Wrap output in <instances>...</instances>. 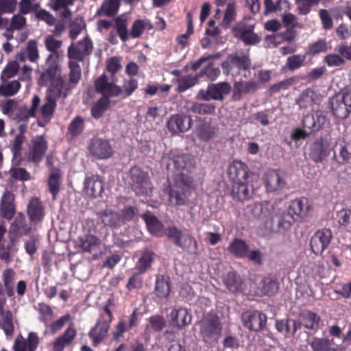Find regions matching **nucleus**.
<instances>
[{
    "mask_svg": "<svg viewBox=\"0 0 351 351\" xmlns=\"http://www.w3.org/2000/svg\"><path fill=\"white\" fill-rule=\"evenodd\" d=\"M42 84L49 86L47 95L56 101V99H65L74 88L62 76L60 66L53 62L40 76Z\"/></svg>",
    "mask_w": 351,
    "mask_h": 351,
    "instance_id": "nucleus-1",
    "label": "nucleus"
},
{
    "mask_svg": "<svg viewBox=\"0 0 351 351\" xmlns=\"http://www.w3.org/2000/svg\"><path fill=\"white\" fill-rule=\"evenodd\" d=\"M192 183V178L190 176L184 177V173L175 178L173 183L169 182L163 191L169 195V204L174 206L185 205L188 202Z\"/></svg>",
    "mask_w": 351,
    "mask_h": 351,
    "instance_id": "nucleus-2",
    "label": "nucleus"
},
{
    "mask_svg": "<svg viewBox=\"0 0 351 351\" xmlns=\"http://www.w3.org/2000/svg\"><path fill=\"white\" fill-rule=\"evenodd\" d=\"M222 326L217 315L208 314L199 322V333L206 343L216 342L221 336Z\"/></svg>",
    "mask_w": 351,
    "mask_h": 351,
    "instance_id": "nucleus-3",
    "label": "nucleus"
},
{
    "mask_svg": "<svg viewBox=\"0 0 351 351\" xmlns=\"http://www.w3.org/2000/svg\"><path fill=\"white\" fill-rule=\"evenodd\" d=\"M113 316L108 305L104 308L96 325L89 332V337L93 339L94 346L101 343L106 337Z\"/></svg>",
    "mask_w": 351,
    "mask_h": 351,
    "instance_id": "nucleus-4",
    "label": "nucleus"
},
{
    "mask_svg": "<svg viewBox=\"0 0 351 351\" xmlns=\"http://www.w3.org/2000/svg\"><path fill=\"white\" fill-rule=\"evenodd\" d=\"M250 66V60L248 53L245 51H236L228 56L226 62L221 64L222 68L227 74L234 75L240 70H246Z\"/></svg>",
    "mask_w": 351,
    "mask_h": 351,
    "instance_id": "nucleus-5",
    "label": "nucleus"
},
{
    "mask_svg": "<svg viewBox=\"0 0 351 351\" xmlns=\"http://www.w3.org/2000/svg\"><path fill=\"white\" fill-rule=\"evenodd\" d=\"M231 90V86L227 82H220L208 85L207 90H200L197 98L205 101L210 99L222 100Z\"/></svg>",
    "mask_w": 351,
    "mask_h": 351,
    "instance_id": "nucleus-6",
    "label": "nucleus"
},
{
    "mask_svg": "<svg viewBox=\"0 0 351 351\" xmlns=\"http://www.w3.org/2000/svg\"><path fill=\"white\" fill-rule=\"evenodd\" d=\"M130 176L136 193L145 195L151 193L153 187L147 173L134 167L130 170Z\"/></svg>",
    "mask_w": 351,
    "mask_h": 351,
    "instance_id": "nucleus-7",
    "label": "nucleus"
},
{
    "mask_svg": "<svg viewBox=\"0 0 351 351\" xmlns=\"http://www.w3.org/2000/svg\"><path fill=\"white\" fill-rule=\"evenodd\" d=\"M7 299L3 291L0 289V328L7 336L14 332L13 315L6 306Z\"/></svg>",
    "mask_w": 351,
    "mask_h": 351,
    "instance_id": "nucleus-8",
    "label": "nucleus"
},
{
    "mask_svg": "<svg viewBox=\"0 0 351 351\" xmlns=\"http://www.w3.org/2000/svg\"><path fill=\"white\" fill-rule=\"evenodd\" d=\"M88 150L93 157L99 160L110 158L113 154V149L110 142L101 138L92 139Z\"/></svg>",
    "mask_w": 351,
    "mask_h": 351,
    "instance_id": "nucleus-9",
    "label": "nucleus"
},
{
    "mask_svg": "<svg viewBox=\"0 0 351 351\" xmlns=\"http://www.w3.org/2000/svg\"><path fill=\"white\" fill-rule=\"evenodd\" d=\"M332 239V232L330 229L324 228L317 230L310 241L312 251L315 254H321L328 247Z\"/></svg>",
    "mask_w": 351,
    "mask_h": 351,
    "instance_id": "nucleus-10",
    "label": "nucleus"
},
{
    "mask_svg": "<svg viewBox=\"0 0 351 351\" xmlns=\"http://www.w3.org/2000/svg\"><path fill=\"white\" fill-rule=\"evenodd\" d=\"M93 49L91 40L84 38L77 44L72 43L68 48V56L69 59L75 61H83L85 56H88Z\"/></svg>",
    "mask_w": 351,
    "mask_h": 351,
    "instance_id": "nucleus-11",
    "label": "nucleus"
},
{
    "mask_svg": "<svg viewBox=\"0 0 351 351\" xmlns=\"http://www.w3.org/2000/svg\"><path fill=\"white\" fill-rule=\"evenodd\" d=\"M228 175L233 184L245 182L253 178L250 175L247 166L239 160H234L228 167Z\"/></svg>",
    "mask_w": 351,
    "mask_h": 351,
    "instance_id": "nucleus-12",
    "label": "nucleus"
},
{
    "mask_svg": "<svg viewBox=\"0 0 351 351\" xmlns=\"http://www.w3.org/2000/svg\"><path fill=\"white\" fill-rule=\"evenodd\" d=\"M274 210V206L269 202L253 203L245 208V215L253 219H264L269 217Z\"/></svg>",
    "mask_w": 351,
    "mask_h": 351,
    "instance_id": "nucleus-13",
    "label": "nucleus"
},
{
    "mask_svg": "<svg viewBox=\"0 0 351 351\" xmlns=\"http://www.w3.org/2000/svg\"><path fill=\"white\" fill-rule=\"evenodd\" d=\"M47 147V141L43 136H38L32 139L28 155L29 160L38 164L43 160Z\"/></svg>",
    "mask_w": 351,
    "mask_h": 351,
    "instance_id": "nucleus-14",
    "label": "nucleus"
},
{
    "mask_svg": "<svg viewBox=\"0 0 351 351\" xmlns=\"http://www.w3.org/2000/svg\"><path fill=\"white\" fill-rule=\"evenodd\" d=\"M219 58L220 54L219 53L206 56H202L192 64V69L196 71L203 64L206 63V66L204 69L203 73L210 80H215L219 75L220 70L219 68L213 66L212 60L214 59H219Z\"/></svg>",
    "mask_w": 351,
    "mask_h": 351,
    "instance_id": "nucleus-15",
    "label": "nucleus"
},
{
    "mask_svg": "<svg viewBox=\"0 0 351 351\" xmlns=\"http://www.w3.org/2000/svg\"><path fill=\"white\" fill-rule=\"evenodd\" d=\"M165 234L172 239L174 243L184 250H189L192 244L197 245V242L191 235H184L180 230L172 226L165 230Z\"/></svg>",
    "mask_w": 351,
    "mask_h": 351,
    "instance_id": "nucleus-16",
    "label": "nucleus"
},
{
    "mask_svg": "<svg viewBox=\"0 0 351 351\" xmlns=\"http://www.w3.org/2000/svg\"><path fill=\"white\" fill-rule=\"evenodd\" d=\"M77 330L75 324L71 322L64 332L58 336L53 343V351H63L65 347L69 346L76 338Z\"/></svg>",
    "mask_w": 351,
    "mask_h": 351,
    "instance_id": "nucleus-17",
    "label": "nucleus"
},
{
    "mask_svg": "<svg viewBox=\"0 0 351 351\" xmlns=\"http://www.w3.org/2000/svg\"><path fill=\"white\" fill-rule=\"evenodd\" d=\"M265 184L268 191L274 192L285 189L287 182L282 172L280 171H271L265 175Z\"/></svg>",
    "mask_w": 351,
    "mask_h": 351,
    "instance_id": "nucleus-18",
    "label": "nucleus"
},
{
    "mask_svg": "<svg viewBox=\"0 0 351 351\" xmlns=\"http://www.w3.org/2000/svg\"><path fill=\"white\" fill-rule=\"evenodd\" d=\"M253 178L245 180V182L233 184L232 195L233 198L239 201H244L250 199L254 191Z\"/></svg>",
    "mask_w": 351,
    "mask_h": 351,
    "instance_id": "nucleus-19",
    "label": "nucleus"
},
{
    "mask_svg": "<svg viewBox=\"0 0 351 351\" xmlns=\"http://www.w3.org/2000/svg\"><path fill=\"white\" fill-rule=\"evenodd\" d=\"M300 323L297 324L295 321H292L293 329V333L294 334L300 326L302 325L307 329L317 331L319 327V322L321 321L320 317L315 313L306 311L302 313L299 317Z\"/></svg>",
    "mask_w": 351,
    "mask_h": 351,
    "instance_id": "nucleus-20",
    "label": "nucleus"
},
{
    "mask_svg": "<svg viewBox=\"0 0 351 351\" xmlns=\"http://www.w3.org/2000/svg\"><path fill=\"white\" fill-rule=\"evenodd\" d=\"M254 26L239 23L233 28L234 35L247 44H256L260 41L259 37L253 32Z\"/></svg>",
    "mask_w": 351,
    "mask_h": 351,
    "instance_id": "nucleus-21",
    "label": "nucleus"
},
{
    "mask_svg": "<svg viewBox=\"0 0 351 351\" xmlns=\"http://www.w3.org/2000/svg\"><path fill=\"white\" fill-rule=\"evenodd\" d=\"M39 343V337L36 332H31L27 339L17 337L13 346L14 351H35Z\"/></svg>",
    "mask_w": 351,
    "mask_h": 351,
    "instance_id": "nucleus-22",
    "label": "nucleus"
},
{
    "mask_svg": "<svg viewBox=\"0 0 351 351\" xmlns=\"http://www.w3.org/2000/svg\"><path fill=\"white\" fill-rule=\"evenodd\" d=\"M191 123V117L173 114L167 122V128L173 133L184 132L190 129Z\"/></svg>",
    "mask_w": 351,
    "mask_h": 351,
    "instance_id": "nucleus-23",
    "label": "nucleus"
},
{
    "mask_svg": "<svg viewBox=\"0 0 351 351\" xmlns=\"http://www.w3.org/2000/svg\"><path fill=\"white\" fill-rule=\"evenodd\" d=\"M62 45V40L56 39L51 35H49L45 38V46L47 50L51 52L46 60L48 67L53 62H56L55 60L62 55V51L60 50Z\"/></svg>",
    "mask_w": 351,
    "mask_h": 351,
    "instance_id": "nucleus-24",
    "label": "nucleus"
},
{
    "mask_svg": "<svg viewBox=\"0 0 351 351\" xmlns=\"http://www.w3.org/2000/svg\"><path fill=\"white\" fill-rule=\"evenodd\" d=\"M97 92L101 93L104 97L117 96L121 94V88L108 82L105 75L99 76L95 82Z\"/></svg>",
    "mask_w": 351,
    "mask_h": 351,
    "instance_id": "nucleus-25",
    "label": "nucleus"
},
{
    "mask_svg": "<svg viewBox=\"0 0 351 351\" xmlns=\"http://www.w3.org/2000/svg\"><path fill=\"white\" fill-rule=\"evenodd\" d=\"M16 58L20 62H25L26 60L33 63L36 62L40 58L37 41L29 40L25 47L16 55Z\"/></svg>",
    "mask_w": 351,
    "mask_h": 351,
    "instance_id": "nucleus-26",
    "label": "nucleus"
},
{
    "mask_svg": "<svg viewBox=\"0 0 351 351\" xmlns=\"http://www.w3.org/2000/svg\"><path fill=\"white\" fill-rule=\"evenodd\" d=\"M172 160L175 168L178 171L176 178L181 176L182 173L184 177L189 176L188 173L193 167V161L190 155L179 154L175 156Z\"/></svg>",
    "mask_w": 351,
    "mask_h": 351,
    "instance_id": "nucleus-27",
    "label": "nucleus"
},
{
    "mask_svg": "<svg viewBox=\"0 0 351 351\" xmlns=\"http://www.w3.org/2000/svg\"><path fill=\"white\" fill-rule=\"evenodd\" d=\"M40 102V99L38 96L34 95L32 99L30 108L27 106L17 108L14 118L18 121H26L29 117H36Z\"/></svg>",
    "mask_w": 351,
    "mask_h": 351,
    "instance_id": "nucleus-28",
    "label": "nucleus"
},
{
    "mask_svg": "<svg viewBox=\"0 0 351 351\" xmlns=\"http://www.w3.org/2000/svg\"><path fill=\"white\" fill-rule=\"evenodd\" d=\"M138 323V312L137 309H134L130 316L129 318H126L125 317H122L119 321L117 325L116 326V330L114 332V337L115 339H118L123 336V334L132 327L136 326Z\"/></svg>",
    "mask_w": 351,
    "mask_h": 351,
    "instance_id": "nucleus-29",
    "label": "nucleus"
},
{
    "mask_svg": "<svg viewBox=\"0 0 351 351\" xmlns=\"http://www.w3.org/2000/svg\"><path fill=\"white\" fill-rule=\"evenodd\" d=\"M258 89V84L253 81H241L234 83L232 98L240 100L245 95L254 93Z\"/></svg>",
    "mask_w": 351,
    "mask_h": 351,
    "instance_id": "nucleus-30",
    "label": "nucleus"
},
{
    "mask_svg": "<svg viewBox=\"0 0 351 351\" xmlns=\"http://www.w3.org/2000/svg\"><path fill=\"white\" fill-rule=\"evenodd\" d=\"M14 195L11 192L6 191L1 198L0 206V215L2 217L10 220L15 214V206L14 204Z\"/></svg>",
    "mask_w": 351,
    "mask_h": 351,
    "instance_id": "nucleus-31",
    "label": "nucleus"
},
{
    "mask_svg": "<svg viewBox=\"0 0 351 351\" xmlns=\"http://www.w3.org/2000/svg\"><path fill=\"white\" fill-rule=\"evenodd\" d=\"M309 210L308 199L305 197H301L293 200L289 206L288 213L295 219L298 218H304L307 216Z\"/></svg>",
    "mask_w": 351,
    "mask_h": 351,
    "instance_id": "nucleus-32",
    "label": "nucleus"
},
{
    "mask_svg": "<svg viewBox=\"0 0 351 351\" xmlns=\"http://www.w3.org/2000/svg\"><path fill=\"white\" fill-rule=\"evenodd\" d=\"M103 189V182L98 176H93L85 180L84 190L88 195L97 197L101 195Z\"/></svg>",
    "mask_w": 351,
    "mask_h": 351,
    "instance_id": "nucleus-33",
    "label": "nucleus"
},
{
    "mask_svg": "<svg viewBox=\"0 0 351 351\" xmlns=\"http://www.w3.org/2000/svg\"><path fill=\"white\" fill-rule=\"evenodd\" d=\"M99 219L106 226L110 228H117L123 224L119 214L110 208H106L99 213Z\"/></svg>",
    "mask_w": 351,
    "mask_h": 351,
    "instance_id": "nucleus-34",
    "label": "nucleus"
},
{
    "mask_svg": "<svg viewBox=\"0 0 351 351\" xmlns=\"http://www.w3.org/2000/svg\"><path fill=\"white\" fill-rule=\"evenodd\" d=\"M266 320L267 317L264 314L256 311L244 319V325L251 330L259 331L265 326Z\"/></svg>",
    "mask_w": 351,
    "mask_h": 351,
    "instance_id": "nucleus-35",
    "label": "nucleus"
},
{
    "mask_svg": "<svg viewBox=\"0 0 351 351\" xmlns=\"http://www.w3.org/2000/svg\"><path fill=\"white\" fill-rule=\"evenodd\" d=\"M191 317L186 308L174 309L171 313V324L178 328H182L190 324Z\"/></svg>",
    "mask_w": 351,
    "mask_h": 351,
    "instance_id": "nucleus-36",
    "label": "nucleus"
},
{
    "mask_svg": "<svg viewBox=\"0 0 351 351\" xmlns=\"http://www.w3.org/2000/svg\"><path fill=\"white\" fill-rule=\"evenodd\" d=\"M27 215L33 223H37L43 220L44 211L38 199L33 198L30 200L27 206Z\"/></svg>",
    "mask_w": 351,
    "mask_h": 351,
    "instance_id": "nucleus-37",
    "label": "nucleus"
},
{
    "mask_svg": "<svg viewBox=\"0 0 351 351\" xmlns=\"http://www.w3.org/2000/svg\"><path fill=\"white\" fill-rule=\"evenodd\" d=\"M56 107V101L46 95L43 104L38 107L37 117L39 116L45 123H48L54 112Z\"/></svg>",
    "mask_w": 351,
    "mask_h": 351,
    "instance_id": "nucleus-38",
    "label": "nucleus"
},
{
    "mask_svg": "<svg viewBox=\"0 0 351 351\" xmlns=\"http://www.w3.org/2000/svg\"><path fill=\"white\" fill-rule=\"evenodd\" d=\"M249 245L242 239H234L228 247V251L237 258H246Z\"/></svg>",
    "mask_w": 351,
    "mask_h": 351,
    "instance_id": "nucleus-39",
    "label": "nucleus"
},
{
    "mask_svg": "<svg viewBox=\"0 0 351 351\" xmlns=\"http://www.w3.org/2000/svg\"><path fill=\"white\" fill-rule=\"evenodd\" d=\"M119 0H104L101 7L97 10L96 16H113L119 11Z\"/></svg>",
    "mask_w": 351,
    "mask_h": 351,
    "instance_id": "nucleus-40",
    "label": "nucleus"
},
{
    "mask_svg": "<svg viewBox=\"0 0 351 351\" xmlns=\"http://www.w3.org/2000/svg\"><path fill=\"white\" fill-rule=\"evenodd\" d=\"M318 100L319 97L316 93L310 88H307L296 99V103L302 108H312Z\"/></svg>",
    "mask_w": 351,
    "mask_h": 351,
    "instance_id": "nucleus-41",
    "label": "nucleus"
},
{
    "mask_svg": "<svg viewBox=\"0 0 351 351\" xmlns=\"http://www.w3.org/2000/svg\"><path fill=\"white\" fill-rule=\"evenodd\" d=\"M326 147L322 141L317 140L311 145L309 157L315 162H321L326 158Z\"/></svg>",
    "mask_w": 351,
    "mask_h": 351,
    "instance_id": "nucleus-42",
    "label": "nucleus"
},
{
    "mask_svg": "<svg viewBox=\"0 0 351 351\" xmlns=\"http://www.w3.org/2000/svg\"><path fill=\"white\" fill-rule=\"evenodd\" d=\"M152 27V25L148 19L135 20L131 27L130 36L133 38H139L145 30H150Z\"/></svg>",
    "mask_w": 351,
    "mask_h": 351,
    "instance_id": "nucleus-43",
    "label": "nucleus"
},
{
    "mask_svg": "<svg viewBox=\"0 0 351 351\" xmlns=\"http://www.w3.org/2000/svg\"><path fill=\"white\" fill-rule=\"evenodd\" d=\"M100 245V240L92 234L80 239V246L85 252H96L99 250Z\"/></svg>",
    "mask_w": 351,
    "mask_h": 351,
    "instance_id": "nucleus-44",
    "label": "nucleus"
},
{
    "mask_svg": "<svg viewBox=\"0 0 351 351\" xmlns=\"http://www.w3.org/2000/svg\"><path fill=\"white\" fill-rule=\"evenodd\" d=\"M16 273L12 268L5 269L2 273V280L8 297L14 295V284Z\"/></svg>",
    "mask_w": 351,
    "mask_h": 351,
    "instance_id": "nucleus-45",
    "label": "nucleus"
},
{
    "mask_svg": "<svg viewBox=\"0 0 351 351\" xmlns=\"http://www.w3.org/2000/svg\"><path fill=\"white\" fill-rule=\"evenodd\" d=\"M114 27L117 33L123 42L128 40L130 34L128 30V19L125 15H121L114 19Z\"/></svg>",
    "mask_w": 351,
    "mask_h": 351,
    "instance_id": "nucleus-46",
    "label": "nucleus"
},
{
    "mask_svg": "<svg viewBox=\"0 0 351 351\" xmlns=\"http://www.w3.org/2000/svg\"><path fill=\"white\" fill-rule=\"evenodd\" d=\"M155 291L156 295L162 298H167L170 293V284L169 277L160 276L157 277Z\"/></svg>",
    "mask_w": 351,
    "mask_h": 351,
    "instance_id": "nucleus-47",
    "label": "nucleus"
},
{
    "mask_svg": "<svg viewBox=\"0 0 351 351\" xmlns=\"http://www.w3.org/2000/svg\"><path fill=\"white\" fill-rule=\"evenodd\" d=\"M308 344L313 351H330L333 341L328 338L314 337L308 341Z\"/></svg>",
    "mask_w": 351,
    "mask_h": 351,
    "instance_id": "nucleus-48",
    "label": "nucleus"
},
{
    "mask_svg": "<svg viewBox=\"0 0 351 351\" xmlns=\"http://www.w3.org/2000/svg\"><path fill=\"white\" fill-rule=\"evenodd\" d=\"M278 290V285L276 281L270 278H265L261 282L260 295H272Z\"/></svg>",
    "mask_w": 351,
    "mask_h": 351,
    "instance_id": "nucleus-49",
    "label": "nucleus"
},
{
    "mask_svg": "<svg viewBox=\"0 0 351 351\" xmlns=\"http://www.w3.org/2000/svg\"><path fill=\"white\" fill-rule=\"evenodd\" d=\"M227 289L231 292H238L241 289L242 280L234 272H229L224 278Z\"/></svg>",
    "mask_w": 351,
    "mask_h": 351,
    "instance_id": "nucleus-50",
    "label": "nucleus"
},
{
    "mask_svg": "<svg viewBox=\"0 0 351 351\" xmlns=\"http://www.w3.org/2000/svg\"><path fill=\"white\" fill-rule=\"evenodd\" d=\"M143 219L147 224L149 231L156 235H160L162 230V223L150 213H146Z\"/></svg>",
    "mask_w": 351,
    "mask_h": 351,
    "instance_id": "nucleus-51",
    "label": "nucleus"
},
{
    "mask_svg": "<svg viewBox=\"0 0 351 351\" xmlns=\"http://www.w3.org/2000/svg\"><path fill=\"white\" fill-rule=\"evenodd\" d=\"M3 82V84L0 85V95L1 96L10 97L14 95L21 88V84L18 80Z\"/></svg>",
    "mask_w": 351,
    "mask_h": 351,
    "instance_id": "nucleus-52",
    "label": "nucleus"
},
{
    "mask_svg": "<svg viewBox=\"0 0 351 351\" xmlns=\"http://www.w3.org/2000/svg\"><path fill=\"white\" fill-rule=\"evenodd\" d=\"M197 137L202 141H208L215 136V129L208 123L199 125L195 131Z\"/></svg>",
    "mask_w": 351,
    "mask_h": 351,
    "instance_id": "nucleus-53",
    "label": "nucleus"
},
{
    "mask_svg": "<svg viewBox=\"0 0 351 351\" xmlns=\"http://www.w3.org/2000/svg\"><path fill=\"white\" fill-rule=\"evenodd\" d=\"M331 105L333 114L337 118L345 119L349 115L350 111L348 110V107L341 102L339 96L332 99Z\"/></svg>",
    "mask_w": 351,
    "mask_h": 351,
    "instance_id": "nucleus-54",
    "label": "nucleus"
},
{
    "mask_svg": "<svg viewBox=\"0 0 351 351\" xmlns=\"http://www.w3.org/2000/svg\"><path fill=\"white\" fill-rule=\"evenodd\" d=\"M18 249L14 246L13 243L5 245L4 243H0V260L10 264L13 261V255L17 252Z\"/></svg>",
    "mask_w": 351,
    "mask_h": 351,
    "instance_id": "nucleus-55",
    "label": "nucleus"
},
{
    "mask_svg": "<svg viewBox=\"0 0 351 351\" xmlns=\"http://www.w3.org/2000/svg\"><path fill=\"white\" fill-rule=\"evenodd\" d=\"M69 66L70 69L69 83L75 88L81 78V68L75 60L71 59L69 62Z\"/></svg>",
    "mask_w": 351,
    "mask_h": 351,
    "instance_id": "nucleus-56",
    "label": "nucleus"
},
{
    "mask_svg": "<svg viewBox=\"0 0 351 351\" xmlns=\"http://www.w3.org/2000/svg\"><path fill=\"white\" fill-rule=\"evenodd\" d=\"M20 64L17 60L10 61L1 74L2 81H7L8 79L14 77L19 71Z\"/></svg>",
    "mask_w": 351,
    "mask_h": 351,
    "instance_id": "nucleus-57",
    "label": "nucleus"
},
{
    "mask_svg": "<svg viewBox=\"0 0 351 351\" xmlns=\"http://www.w3.org/2000/svg\"><path fill=\"white\" fill-rule=\"evenodd\" d=\"M60 184V173L58 170H53L49 175L48 185L53 199L56 198V194L59 192Z\"/></svg>",
    "mask_w": 351,
    "mask_h": 351,
    "instance_id": "nucleus-58",
    "label": "nucleus"
},
{
    "mask_svg": "<svg viewBox=\"0 0 351 351\" xmlns=\"http://www.w3.org/2000/svg\"><path fill=\"white\" fill-rule=\"evenodd\" d=\"M110 104L108 97H104L101 98L92 108L91 114L95 118L101 117L107 110Z\"/></svg>",
    "mask_w": 351,
    "mask_h": 351,
    "instance_id": "nucleus-59",
    "label": "nucleus"
},
{
    "mask_svg": "<svg viewBox=\"0 0 351 351\" xmlns=\"http://www.w3.org/2000/svg\"><path fill=\"white\" fill-rule=\"evenodd\" d=\"M281 19L283 25L288 30H292L294 28L302 29L303 27L302 24L298 21L297 16L291 12L285 13L282 16Z\"/></svg>",
    "mask_w": 351,
    "mask_h": 351,
    "instance_id": "nucleus-60",
    "label": "nucleus"
},
{
    "mask_svg": "<svg viewBox=\"0 0 351 351\" xmlns=\"http://www.w3.org/2000/svg\"><path fill=\"white\" fill-rule=\"evenodd\" d=\"M297 10L300 15H306L311 10L312 7L317 5L320 0H296Z\"/></svg>",
    "mask_w": 351,
    "mask_h": 351,
    "instance_id": "nucleus-61",
    "label": "nucleus"
},
{
    "mask_svg": "<svg viewBox=\"0 0 351 351\" xmlns=\"http://www.w3.org/2000/svg\"><path fill=\"white\" fill-rule=\"evenodd\" d=\"M337 219L341 226L351 232V208L342 209L339 211Z\"/></svg>",
    "mask_w": 351,
    "mask_h": 351,
    "instance_id": "nucleus-62",
    "label": "nucleus"
},
{
    "mask_svg": "<svg viewBox=\"0 0 351 351\" xmlns=\"http://www.w3.org/2000/svg\"><path fill=\"white\" fill-rule=\"evenodd\" d=\"M236 18L235 3L229 2L228 3L224 17L221 21V26L227 28L234 21Z\"/></svg>",
    "mask_w": 351,
    "mask_h": 351,
    "instance_id": "nucleus-63",
    "label": "nucleus"
},
{
    "mask_svg": "<svg viewBox=\"0 0 351 351\" xmlns=\"http://www.w3.org/2000/svg\"><path fill=\"white\" fill-rule=\"evenodd\" d=\"M215 110V105L207 103H193L191 107L193 112L199 114H212Z\"/></svg>",
    "mask_w": 351,
    "mask_h": 351,
    "instance_id": "nucleus-64",
    "label": "nucleus"
}]
</instances>
